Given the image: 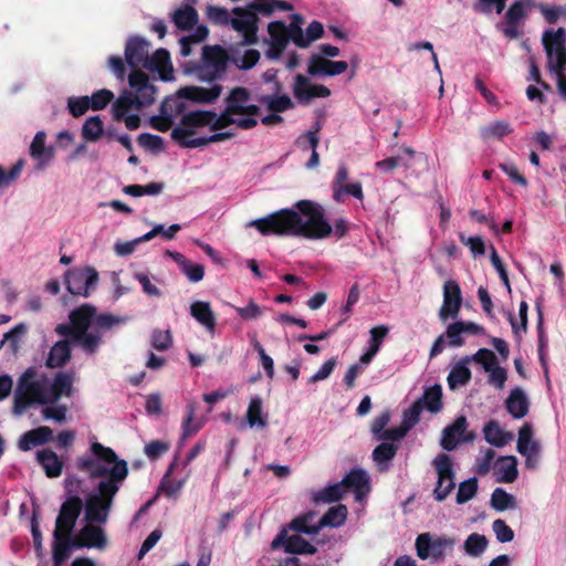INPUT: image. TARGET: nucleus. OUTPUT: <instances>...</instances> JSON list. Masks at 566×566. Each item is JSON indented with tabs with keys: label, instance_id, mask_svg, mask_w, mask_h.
<instances>
[{
	"label": "nucleus",
	"instance_id": "obj_15",
	"mask_svg": "<svg viewBox=\"0 0 566 566\" xmlns=\"http://www.w3.org/2000/svg\"><path fill=\"white\" fill-rule=\"evenodd\" d=\"M462 305L460 285L454 280H448L443 284V303L439 311V317L446 322L448 318H457Z\"/></svg>",
	"mask_w": 566,
	"mask_h": 566
},
{
	"label": "nucleus",
	"instance_id": "obj_31",
	"mask_svg": "<svg viewBox=\"0 0 566 566\" xmlns=\"http://www.w3.org/2000/svg\"><path fill=\"white\" fill-rule=\"evenodd\" d=\"M505 407L507 412L515 419L524 418L530 410L527 397L518 387L511 390L509 397L505 400Z\"/></svg>",
	"mask_w": 566,
	"mask_h": 566
},
{
	"label": "nucleus",
	"instance_id": "obj_44",
	"mask_svg": "<svg viewBox=\"0 0 566 566\" xmlns=\"http://www.w3.org/2000/svg\"><path fill=\"white\" fill-rule=\"evenodd\" d=\"M104 135V124L101 116L88 117L82 126V136L87 142H96Z\"/></svg>",
	"mask_w": 566,
	"mask_h": 566
},
{
	"label": "nucleus",
	"instance_id": "obj_52",
	"mask_svg": "<svg viewBox=\"0 0 566 566\" xmlns=\"http://www.w3.org/2000/svg\"><path fill=\"white\" fill-rule=\"evenodd\" d=\"M197 410L196 402H189L187 406V415L182 422V438L186 439L196 434L201 429V422L195 420Z\"/></svg>",
	"mask_w": 566,
	"mask_h": 566
},
{
	"label": "nucleus",
	"instance_id": "obj_37",
	"mask_svg": "<svg viewBox=\"0 0 566 566\" xmlns=\"http://www.w3.org/2000/svg\"><path fill=\"white\" fill-rule=\"evenodd\" d=\"M305 539L301 535H287L285 528L281 530L276 537L273 539L271 546L276 549L284 546V549L289 554H298L303 547Z\"/></svg>",
	"mask_w": 566,
	"mask_h": 566
},
{
	"label": "nucleus",
	"instance_id": "obj_14",
	"mask_svg": "<svg viewBox=\"0 0 566 566\" xmlns=\"http://www.w3.org/2000/svg\"><path fill=\"white\" fill-rule=\"evenodd\" d=\"M532 0H515L504 14L505 28L503 34L509 39L520 36V27L527 17Z\"/></svg>",
	"mask_w": 566,
	"mask_h": 566
},
{
	"label": "nucleus",
	"instance_id": "obj_21",
	"mask_svg": "<svg viewBox=\"0 0 566 566\" xmlns=\"http://www.w3.org/2000/svg\"><path fill=\"white\" fill-rule=\"evenodd\" d=\"M172 104L174 108L169 101H164L160 106V114L151 117L150 124L158 132H168L174 125V117L184 112L185 105L182 102L175 99Z\"/></svg>",
	"mask_w": 566,
	"mask_h": 566
},
{
	"label": "nucleus",
	"instance_id": "obj_18",
	"mask_svg": "<svg viewBox=\"0 0 566 566\" xmlns=\"http://www.w3.org/2000/svg\"><path fill=\"white\" fill-rule=\"evenodd\" d=\"M346 61H332L319 54H313L308 60L307 73L312 76H336L347 71Z\"/></svg>",
	"mask_w": 566,
	"mask_h": 566
},
{
	"label": "nucleus",
	"instance_id": "obj_10",
	"mask_svg": "<svg viewBox=\"0 0 566 566\" xmlns=\"http://www.w3.org/2000/svg\"><path fill=\"white\" fill-rule=\"evenodd\" d=\"M83 510V501L78 495L69 496L62 503L60 513L55 521L53 537L59 538L60 533L70 535L76 524V521Z\"/></svg>",
	"mask_w": 566,
	"mask_h": 566
},
{
	"label": "nucleus",
	"instance_id": "obj_20",
	"mask_svg": "<svg viewBox=\"0 0 566 566\" xmlns=\"http://www.w3.org/2000/svg\"><path fill=\"white\" fill-rule=\"evenodd\" d=\"M106 542L104 531L92 523L85 525L80 531L78 535L72 538V545L74 548H104Z\"/></svg>",
	"mask_w": 566,
	"mask_h": 566
},
{
	"label": "nucleus",
	"instance_id": "obj_9",
	"mask_svg": "<svg viewBox=\"0 0 566 566\" xmlns=\"http://www.w3.org/2000/svg\"><path fill=\"white\" fill-rule=\"evenodd\" d=\"M97 282L98 272L94 268L73 269L65 274L66 289L72 295L90 296Z\"/></svg>",
	"mask_w": 566,
	"mask_h": 566
},
{
	"label": "nucleus",
	"instance_id": "obj_27",
	"mask_svg": "<svg viewBox=\"0 0 566 566\" xmlns=\"http://www.w3.org/2000/svg\"><path fill=\"white\" fill-rule=\"evenodd\" d=\"M71 343V339L56 342L49 352L45 366L51 369L65 366L72 357Z\"/></svg>",
	"mask_w": 566,
	"mask_h": 566
},
{
	"label": "nucleus",
	"instance_id": "obj_60",
	"mask_svg": "<svg viewBox=\"0 0 566 566\" xmlns=\"http://www.w3.org/2000/svg\"><path fill=\"white\" fill-rule=\"evenodd\" d=\"M23 166V159H19L8 171L0 165V188L14 182L20 177Z\"/></svg>",
	"mask_w": 566,
	"mask_h": 566
},
{
	"label": "nucleus",
	"instance_id": "obj_38",
	"mask_svg": "<svg viewBox=\"0 0 566 566\" xmlns=\"http://www.w3.org/2000/svg\"><path fill=\"white\" fill-rule=\"evenodd\" d=\"M35 373L32 369H28L19 379V382H22V391L27 395L35 398V402L39 403H48L46 394L42 385L38 381L33 380Z\"/></svg>",
	"mask_w": 566,
	"mask_h": 566
},
{
	"label": "nucleus",
	"instance_id": "obj_13",
	"mask_svg": "<svg viewBox=\"0 0 566 566\" xmlns=\"http://www.w3.org/2000/svg\"><path fill=\"white\" fill-rule=\"evenodd\" d=\"M293 94L301 104H308L313 98H325L331 95V90L323 84H313L303 74H296L293 84Z\"/></svg>",
	"mask_w": 566,
	"mask_h": 566
},
{
	"label": "nucleus",
	"instance_id": "obj_36",
	"mask_svg": "<svg viewBox=\"0 0 566 566\" xmlns=\"http://www.w3.org/2000/svg\"><path fill=\"white\" fill-rule=\"evenodd\" d=\"M469 361L470 358L465 357L461 361L457 363L450 370L447 377V381L451 390H455L457 388L465 386L470 382L472 374L471 370L467 367V363Z\"/></svg>",
	"mask_w": 566,
	"mask_h": 566
},
{
	"label": "nucleus",
	"instance_id": "obj_19",
	"mask_svg": "<svg viewBox=\"0 0 566 566\" xmlns=\"http://www.w3.org/2000/svg\"><path fill=\"white\" fill-rule=\"evenodd\" d=\"M222 93L220 84H213L211 87L184 86L178 91V96L195 103L212 104Z\"/></svg>",
	"mask_w": 566,
	"mask_h": 566
},
{
	"label": "nucleus",
	"instance_id": "obj_4",
	"mask_svg": "<svg viewBox=\"0 0 566 566\" xmlns=\"http://www.w3.org/2000/svg\"><path fill=\"white\" fill-rule=\"evenodd\" d=\"M355 494L356 501H361L370 491L367 472L363 469L350 470L340 482L325 486L312 494V501L318 503H334L342 500L347 492Z\"/></svg>",
	"mask_w": 566,
	"mask_h": 566
},
{
	"label": "nucleus",
	"instance_id": "obj_40",
	"mask_svg": "<svg viewBox=\"0 0 566 566\" xmlns=\"http://www.w3.org/2000/svg\"><path fill=\"white\" fill-rule=\"evenodd\" d=\"M347 513V507L344 504L329 507L318 521L319 531L325 526L338 527L343 525L346 521Z\"/></svg>",
	"mask_w": 566,
	"mask_h": 566
},
{
	"label": "nucleus",
	"instance_id": "obj_6",
	"mask_svg": "<svg viewBox=\"0 0 566 566\" xmlns=\"http://www.w3.org/2000/svg\"><path fill=\"white\" fill-rule=\"evenodd\" d=\"M251 92L243 86H235L230 90L224 98L226 108L237 118L258 119L261 108L251 103Z\"/></svg>",
	"mask_w": 566,
	"mask_h": 566
},
{
	"label": "nucleus",
	"instance_id": "obj_48",
	"mask_svg": "<svg viewBox=\"0 0 566 566\" xmlns=\"http://www.w3.org/2000/svg\"><path fill=\"white\" fill-rule=\"evenodd\" d=\"M136 107V102L132 92H126L120 95L112 106L113 117L117 122H122L124 116L133 108Z\"/></svg>",
	"mask_w": 566,
	"mask_h": 566
},
{
	"label": "nucleus",
	"instance_id": "obj_34",
	"mask_svg": "<svg viewBox=\"0 0 566 566\" xmlns=\"http://www.w3.org/2000/svg\"><path fill=\"white\" fill-rule=\"evenodd\" d=\"M565 42L566 31L564 28H558L556 31L549 30L543 34V45L548 60H552L555 53L566 51Z\"/></svg>",
	"mask_w": 566,
	"mask_h": 566
},
{
	"label": "nucleus",
	"instance_id": "obj_23",
	"mask_svg": "<svg viewBox=\"0 0 566 566\" xmlns=\"http://www.w3.org/2000/svg\"><path fill=\"white\" fill-rule=\"evenodd\" d=\"M258 123V119L237 118L231 113H228V109L224 107V109L219 115L214 112V118L211 120L210 130L218 132L231 125H235L242 130H249L254 128Z\"/></svg>",
	"mask_w": 566,
	"mask_h": 566
},
{
	"label": "nucleus",
	"instance_id": "obj_1",
	"mask_svg": "<svg viewBox=\"0 0 566 566\" xmlns=\"http://www.w3.org/2000/svg\"><path fill=\"white\" fill-rule=\"evenodd\" d=\"M295 209L284 208L255 219L250 227L256 229L262 235L296 237L310 240H322L332 233L337 238H344L348 230V221L339 218L334 228L325 217L322 205L302 199L295 202Z\"/></svg>",
	"mask_w": 566,
	"mask_h": 566
},
{
	"label": "nucleus",
	"instance_id": "obj_39",
	"mask_svg": "<svg viewBox=\"0 0 566 566\" xmlns=\"http://www.w3.org/2000/svg\"><path fill=\"white\" fill-rule=\"evenodd\" d=\"M172 21L180 30H191L198 22V12L192 6L186 4L174 12Z\"/></svg>",
	"mask_w": 566,
	"mask_h": 566
},
{
	"label": "nucleus",
	"instance_id": "obj_49",
	"mask_svg": "<svg viewBox=\"0 0 566 566\" xmlns=\"http://www.w3.org/2000/svg\"><path fill=\"white\" fill-rule=\"evenodd\" d=\"M247 421L250 427H265L266 420L262 416V399L254 397L251 399L247 410Z\"/></svg>",
	"mask_w": 566,
	"mask_h": 566
},
{
	"label": "nucleus",
	"instance_id": "obj_29",
	"mask_svg": "<svg viewBox=\"0 0 566 566\" xmlns=\"http://www.w3.org/2000/svg\"><path fill=\"white\" fill-rule=\"evenodd\" d=\"M190 315L209 333L216 331L217 318L208 302L196 301L190 305Z\"/></svg>",
	"mask_w": 566,
	"mask_h": 566
},
{
	"label": "nucleus",
	"instance_id": "obj_22",
	"mask_svg": "<svg viewBox=\"0 0 566 566\" xmlns=\"http://www.w3.org/2000/svg\"><path fill=\"white\" fill-rule=\"evenodd\" d=\"M214 118L213 111H190L181 116L180 125L175 128L190 130L189 138L196 134V128L211 127V120Z\"/></svg>",
	"mask_w": 566,
	"mask_h": 566
},
{
	"label": "nucleus",
	"instance_id": "obj_24",
	"mask_svg": "<svg viewBox=\"0 0 566 566\" xmlns=\"http://www.w3.org/2000/svg\"><path fill=\"white\" fill-rule=\"evenodd\" d=\"M53 439V430L50 427L41 426L23 433L18 442L21 451H29L34 447L50 442Z\"/></svg>",
	"mask_w": 566,
	"mask_h": 566
},
{
	"label": "nucleus",
	"instance_id": "obj_2",
	"mask_svg": "<svg viewBox=\"0 0 566 566\" xmlns=\"http://www.w3.org/2000/svg\"><path fill=\"white\" fill-rule=\"evenodd\" d=\"M93 457H81L76 461L80 471L88 473L91 479L102 478L95 492L86 497L85 520L88 523H106L114 497L128 475L125 460L118 459L116 452L99 442L91 444Z\"/></svg>",
	"mask_w": 566,
	"mask_h": 566
},
{
	"label": "nucleus",
	"instance_id": "obj_25",
	"mask_svg": "<svg viewBox=\"0 0 566 566\" xmlns=\"http://www.w3.org/2000/svg\"><path fill=\"white\" fill-rule=\"evenodd\" d=\"M144 69L157 71L163 81L172 78V65L169 52L166 49H158L153 55H149L147 64H144Z\"/></svg>",
	"mask_w": 566,
	"mask_h": 566
},
{
	"label": "nucleus",
	"instance_id": "obj_33",
	"mask_svg": "<svg viewBox=\"0 0 566 566\" xmlns=\"http://www.w3.org/2000/svg\"><path fill=\"white\" fill-rule=\"evenodd\" d=\"M268 32L273 42V46L277 49V52L273 54L272 50H269L266 52V55L270 59H277L281 55L282 51L287 45L286 24L283 21L270 22L268 25Z\"/></svg>",
	"mask_w": 566,
	"mask_h": 566
},
{
	"label": "nucleus",
	"instance_id": "obj_11",
	"mask_svg": "<svg viewBox=\"0 0 566 566\" xmlns=\"http://www.w3.org/2000/svg\"><path fill=\"white\" fill-rule=\"evenodd\" d=\"M129 86L135 91L133 97L136 108L150 106L156 101L157 87L149 82L148 75L142 70H133L128 75Z\"/></svg>",
	"mask_w": 566,
	"mask_h": 566
},
{
	"label": "nucleus",
	"instance_id": "obj_58",
	"mask_svg": "<svg viewBox=\"0 0 566 566\" xmlns=\"http://www.w3.org/2000/svg\"><path fill=\"white\" fill-rule=\"evenodd\" d=\"M22 382H18V387L13 398L14 415H22L32 402H35V398L22 391Z\"/></svg>",
	"mask_w": 566,
	"mask_h": 566
},
{
	"label": "nucleus",
	"instance_id": "obj_53",
	"mask_svg": "<svg viewBox=\"0 0 566 566\" xmlns=\"http://www.w3.org/2000/svg\"><path fill=\"white\" fill-rule=\"evenodd\" d=\"M488 538L484 535L472 533L464 542V549L470 556H480L488 547Z\"/></svg>",
	"mask_w": 566,
	"mask_h": 566
},
{
	"label": "nucleus",
	"instance_id": "obj_32",
	"mask_svg": "<svg viewBox=\"0 0 566 566\" xmlns=\"http://www.w3.org/2000/svg\"><path fill=\"white\" fill-rule=\"evenodd\" d=\"M73 378L71 374L57 373L53 378L49 394L48 403H55L62 395L70 396L72 391Z\"/></svg>",
	"mask_w": 566,
	"mask_h": 566
},
{
	"label": "nucleus",
	"instance_id": "obj_50",
	"mask_svg": "<svg viewBox=\"0 0 566 566\" xmlns=\"http://www.w3.org/2000/svg\"><path fill=\"white\" fill-rule=\"evenodd\" d=\"M398 446L382 442L373 450V460L377 464H388L397 454Z\"/></svg>",
	"mask_w": 566,
	"mask_h": 566
},
{
	"label": "nucleus",
	"instance_id": "obj_64",
	"mask_svg": "<svg viewBox=\"0 0 566 566\" xmlns=\"http://www.w3.org/2000/svg\"><path fill=\"white\" fill-rule=\"evenodd\" d=\"M538 9L545 21L549 24L556 23L562 15H566V7L562 6H547L541 3Z\"/></svg>",
	"mask_w": 566,
	"mask_h": 566
},
{
	"label": "nucleus",
	"instance_id": "obj_42",
	"mask_svg": "<svg viewBox=\"0 0 566 566\" xmlns=\"http://www.w3.org/2000/svg\"><path fill=\"white\" fill-rule=\"evenodd\" d=\"M483 432L485 440L494 447L502 448L509 441V433L504 432L495 420L486 422Z\"/></svg>",
	"mask_w": 566,
	"mask_h": 566
},
{
	"label": "nucleus",
	"instance_id": "obj_17",
	"mask_svg": "<svg viewBox=\"0 0 566 566\" xmlns=\"http://www.w3.org/2000/svg\"><path fill=\"white\" fill-rule=\"evenodd\" d=\"M150 43L140 36H130L125 45V61L133 70L144 67L149 59Z\"/></svg>",
	"mask_w": 566,
	"mask_h": 566
},
{
	"label": "nucleus",
	"instance_id": "obj_30",
	"mask_svg": "<svg viewBox=\"0 0 566 566\" xmlns=\"http://www.w3.org/2000/svg\"><path fill=\"white\" fill-rule=\"evenodd\" d=\"M36 460L48 478H59L62 474L64 463L51 449L39 450Z\"/></svg>",
	"mask_w": 566,
	"mask_h": 566
},
{
	"label": "nucleus",
	"instance_id": "obj_55",
	"mask_svg": "<svg viewBox=\"0 0 566 566\" xmlns=\"http://www.w3.org/2000/svg\"><path fill=\"white\" fill-rule=\"evenodd\" d=\"M505 463L500 468L501 476L497 479L501 483H513L518 475L516 458L511 455L502 459Z\"/></svg>",
	"mask_w": 566,
	"mask_h": 566
},
{
	"label": "nucleus",
	"instance_id": "obj_63",
	"mask_svg": "<svg viewBox=\"0 0 566 566\" xmlns=\"http://www.w3.org/2000/svg\"><path fill=\"white\" fill-rule=\"evenodd\" d=\"M172 345L169 331L155 329L151 334V346L157 350H167Z\"/></svg>",
	"mask_w": 566,
	"mask_h": 566
},
{
	"label": "nucleus",
	"instance_id": "obj_59",
	"mask_svg": "<svg viewBox=\"0 0 566 566\" xmlns=\"http://www.w3.org/2000/svg\"><path fill=\"white\" fill-rule=\"evenodd\" d=\"M423 410V406L420 405V401L416 400L403 411L401 423L405 424L407 429L411 430L419 422L420 415Z\"/></svg>",
	"mask_w": 566,
	"mask_h": 566
},
{
	"label": "nucleus",
	"instance_id": "obj_47",
	"mask_svg": "<svg viewBox=\"0 0 566 566\" xmlns=\"http://www.w3.org/2000/svg\"><path fill=\"white\" fill-rule=\"evenodd\" d=\"M315 516V512H307L303 515H300L291 521L289 527L292 531L304 533L307 535H315L319 533L318 523L315 525H311V521Z\"/></svg>",
	"mask_w": 566,
	"mask_h": 566
},
{
	"label": "nucleus",
	"instance_id": "obj_26",
	"mask_svg": "<svg viewBox=\"0 0 566 566\" xmlns=\"http://www.w3.org/2000/svg\"><path fill=\"white\" fill-rule=\"evenodd\" d=\"M46 134L40 130L35 134L31 145L30 155L38 160V169L44 168L54 157V149L45 146Z\"/></svg>",
	"mask_w": 566,
	"mask_h": 566
},
{
	"label": "nucleus",
	"instance_id": "obj_12",
	"mask_svg": "<svg viewBox=\"0 0 566 566\" xmlns=\"http://www.w3.org/2000/svg\"><path fill=\"white\" fill-rule=\"evenodd\" d=\"M190 130L181 128H172L170 133L171 139L178 144L181 148H198L207 146L211 143H219L231 139L234 137L232 132H214V134L208 137L189 138Z\"/></svg>",
	"mask_w": 566,
	"mask_h": 566
},
{
	"label": "nucleus",
	"instance_id": "obj_57",
	"mask_svg": "<svg viewBox=\"0 0 566 566\" xmlns=\"http://www.w3.org/2000/svg\"><path fill=\"white\" fill-rule=\"evenodd\" d=\"M114 98V93L107 88L96 91L88 96L90 107L93 111L104 109Z\"/></svg>",
	"mask_w": 566,
	"mask_h": 566
},
{
	"label": "nucleus",
	"instance_id": "obj_51",
	"mask_svg": "<svg viewBox=\"0 0 566 566\" xmlns=\"http://www.w3.org/2000/svg\"><path fill=\"white\" fill-rule=\"evenodd\" d=\"M252 8H256L260 13L270 15L275 10L291 11L293 6L283 0H256L253 2Z\"/></svg>",
	"mask_w": 566,
	"mask_h": 566
},
{
	"label": "nucleus",
	"instance_id": "obj_3",
	"mask_svg": "<svg viewBox=\"0 0 566 566\" xmlns=\"http://www.w3.org/2000/svg\"><path fill=\"white\" fill-rule=\"evenodd\" d=\"M69 321L56 325V334L69 337L86 355L93 356L103 344L104 334L125 324L127 318L112 313L97 314V308L86 303L71 311Z\"/></svg>",
	"mask_w": 566,
	"mask_h": 566
},
{
	"label": "nucleus",
	"instance_id": "obj_5",
	"mask_svg": "<svg viewBox=\"0 0 566 566\" xmlns=\"http://www.w3.org/2000/svg\"><path fill=\"white\" fill-rule=\"evenodd\" d=\"M437 472L438 480L433 490V497L438 502H443L455 488V472L453 462L449 454L439 453L432 461Z\"/></svg>",
	"mask_w": 566,
	"mask_h": 566
},
{
	"label": "nucleus",
	"instance_id": "obj_56",
	"mask_svg": "<svg viewBox=\"0 0 566 566\" xmlns=\"http://www.w3.org/2000/svg\"><path fill=\"white\" fill-rule=\"evenodd\" d=\"M512 130L513 129L509 123L497 120V122H494V123L490 124L489 126L484 127L481 132V135L485 139H489V138L500 139V138L511 134Z\"/></svg>",
	"mask_w": 566,
	"mask_h": 566
},
{
	"label": "nucleus",
	"instance_id": "obj_54",
	"mask_svg": "<svg viewBox=\"0 0 566 566\" xmlns=\"http://www.w3.org/2000/svg\"><path fill=\"white\" fill-rule=\"evenodd\" d=\"M478 479L470 478L459 484L455 501L458 504H464L472 500L478 492Z\"/></svg>",
	"mask_w": 566,
	"mask_h": 566
},
{
	"label": "nucleus",
	"instance_id": "obj_7",
	"mask_svg": "<svg viewBox=\"0 0 566 566\" xmlns=\"http://www.w3.org/2000/svg\"><path fill=\"white\" fill-rule=\"evenodd\" d=\"M252 6L253 2H250L247 7H235L232 10L235 18H231L230 24L242 34L244 44H254L258 41L259 10Z\"/></svg>",
	"mask_w": 566,
	"mask_h": 566
},
{
	"label": "nucleus",
	"instance_id": "obj_46",
	"mask_svg": "<svg viewBox=\"0 0 566 566\" xmlns=\"http://www.w3.org/2000/svg\"><path fill=\"white\" fill-rule=\"evenodd\" d=\"M490 503L495 511L503 512L509 509H514L516 506V499L504 489L496 488L492 492Z\"/></svg>",
	"mask_w": 566,
	"mask_h": 566
},
{
	"label": "nucleus",
	"instance_id": "obj_62",
	"mask_svg": "<svg viewBox=\"0 0 566 566\" xmlns=\"http://www.w3.org/2000/svg\"><path fill=\"white\" fill-rule=\"evenodd\" d=\"M470 359L482 365L485 371L491 370L497 364L495 354L488 348H480Z\"/></svg>",
	"mask_w": 566,
	"mask_h": 566
},
{
	"label": "nucleus",
	"instance_id": "obj_35",
	"mask_svg": "<svg viewBox=\"0 0 566 566\" xmlns=\"http://www.w3.org/2000/svg\"><path fill=\"white\" fill-rule=\"evenodd\" d=\"M423 409L431 413H438L443 408L442 402V387L438 384L424 388V391L420 398L417 399Z\"/></svg>",
	"mask_w": 566,
	"mask_h": 566
},
{
	"label": "nucleus",
	"instance_id": "obj_16",
	"mask_svg": "<svg viewBox=\"0 0 566 566\" xmlns=\"http://www.w3.org/2000/svg\"><path fill=\"white\" fill-rule=\"evenodd\" d=\"M467 428V418L464 416H459L453 423L443 429L440 441L441 447L447 451H452L457 448L460 441H472L475 436L472 432L465 434Z\"/></svg>",
	"mask_w": 566,
	"mask_h": 566
},
{
	"label": "nucleus",
	"instance_id": "obj_28",
	"mask_svg": "<svg viewBox=\"0 0 566 566\" xmlns=\"http://www.w3.org/2000/svg\"><path fill=\"white\" fill-rule=\"evenodd\" d=\"M167 255L178 264L180 271L190 282L197 283L203 279L205 266L202 264L191 262L180 252L167 251Z\"/></svg>",
	"mask_w": 566,
	"mask_h": 566
},
{
	"label": "nucleus",
	"instance_id": "obj_8",
	"mask_svg": "<svg viewBox=\"0 0 566 566\" xmlns=\"http://www.w3.org/2000/svg\"><path fill=\"white\" fill-rule=\"evenodd\" d=\"M203 64L199 70V77L202 81L213 82L220 78L228 63L227 52L221 46H206L202 54Z\"/></svg>",
	"mask_w": 566,
	"mask_h": 566
},
{
	"label": "nucleus",
	"instance_id": "obj_43",
	"mask_svg": "<svg viewBox=\"0 0 566 566\" xmlns=\"http://www.w3.org/2000/svg\"><path fill=\"white\" fill-rule=\"evenodd\" d=\"M72 547V538H70V535L61 532L59 538H54L53 543L52 555L54 563L60 565L65 562L70 556Z\"/></svg>",
	"mask_w": 566,
	"mask_h": 566
},
{
	"label": "nucleus",
	"instance_id": "obj_61",
	"mask_svg": "<svg viewBox=\"0 0 566 566\" xmlns=\"http://www.w3.org/2000/svg\"><path fill=\"white\" fill-rule=\"evenodd\" d=\"M67 108L73 117H80L84 115L90 107L88 96H72L67 99Z\"/></svg>",
	"mask_w": 566,
	"mask_h": 566
},
{
	"label": "nucleus",
	"instance_id": "obj_45",
	"mask_svg": "<svg viewBox=\"0 0 566 566\" xmlns=\"http://www.w3.org/2000/svg\"><path fill=\"white\" fill-rule=\"evenodd\" d=\"M259 102L273 113H283L294 106L291 97L286 94L280 96L263 95L259 98Z\"/></svg>",
	"mask_w": 566,
	"mask_h": 566
},
{
	"label": "nucleus",
	"instance_id": "obj_41",
	"mask_svg": "<svg viewBox=\"0 0 566 566\" xmlns=\"http://www.w3.org/2000/svg\"><path fill=\"white\" fill-rule=\"evenodd\" d=\"M304 20L301 14L294 13L291 15V23L286 25L287 41L291 39L293 43L298 48H307L308 41H304V33L302 24Z\"/></svg>",
	"mask_w": 566,
	"mask_h": 566
}]
</instances>
